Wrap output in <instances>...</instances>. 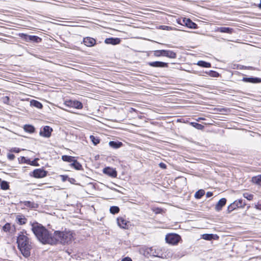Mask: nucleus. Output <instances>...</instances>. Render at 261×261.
Here are the masks:
<instances>
[{
	"label": "nucleus",
	"mask_w": 261,
	"mask_h": 261,
	"mask_svg": "<svg viewBox=\"0 0 261 261\" xmlns=\"http://www.w3.org/2000/svg\"><path fill=\"white\" fill-rule=\"evenodd\" d=\"M31 230L38 241L44 244L55 245L54 233H50L42 224L34 222L31 224Z\"/></svg>",
	"instance_id": "nucleus-1"
},
{
	"label": "nucleus",
	"mask_w": 261,
	"mask_h": 261,
	"mask_svg": "<svg viewBox=\"0 0 261 261\" xmlns=\"http://www.w3.org/2000/svg\"><path fill=\"white\" fill-rule=\"evenodd\" d=\"M27 235V233L24 234L23 232H21L18 236L17 239L18 247L25 257L30 256L31 250L32 248L31 243Z\"/></svg>",
	"instance_id": "nucleus-2"
},
{
	"label": "nucleus",
	"mask_w": 261,
	"mask_h": 261,
	"mask_svg": "<svg viewBox=\"0 0 261 261\" xmlns=\"http://www.w3.org/2000/svg\"><path fill=\"white\" fill-rule=\"evenodd\" d=\"M54 239L56 240L55 245L58 243L64 245L69 244L74 240V234L69 230L55 231L54 233Z\"/></svg>",
	"instance_id": "nucleus-3"
},
{
	"label": "nucleus",
	"mask_w": 261,
	"mask_h": 261,
	"mask_svg": "<svg viewBox=\"0 0 261 261\" xmlns=\"http://www.w3.org/2000/svg\"><path fill=\"white\" fill-rule=\"evenodd\" d=\"M165 239L168 243L176 245L181 240V237L177 234L170 233L167 234Z\"/></svg>",
	"instance_id": "nucleus-4"
},
{
	"label": "nucleus",
	"mask_w": 261,
	"mask_h": 261,
	"mask_svg": "<svg viewBox=\"0 0 261 261\" xmlns=\"http://www.w3.org/2000/svg\"><path fill=\"white\" fill-rule=\"evenodd\" d=\"M145 252L149 254L150 256H152L154 257H159L161 258H163L164 256L161 252L159 250H156L152 247L148 248L146 249Z\"/></svg>",
	"instance_id": "nucleus-5"
},
{
	"label": "nucleus",
	"mask_w": 261,
	"mask_h": 261,
	"mask_svg": "<svg viewBox=\"0 0 261 261\" xmlns=\"http://www.w3.org/2000/svg\"><path fill=\"white\" fill-rule=\"evenodd\" d=\"M67 106L76 108L77 109H81L83 108V104L81 102L77 100H69L65 102Z\"/></svg>",
	"instance_id": "nucleus-6"
},
{
	"label": "nucleus",
	"mask_w": 261,
	"mask_h": 261,
	"mask_svg": "<svg viewBox=\"0 0 261 261\" xmlns=\"http://www.w3.org/2000/svg\"><path fill=\"white\" fill-rule=\"evenodd\" d=\"M33 174L35 178H43L47 175V171L42 169H37L33 171Z\"/></svg>",
	"instance_id": "nucleus-7"
},
{
	"label": "nucleus",
	"mask_w": 261,
	"mask_h": 261,
	"mask_svg": "<svg viewBox=\"0 0 261 261\" xmlns=\"http://www.w3.org/2000/svg\"><path fill=\"white\" fill-rule=\"evenodd\" d=\"M52 131L53 129L51 127L48 126H45L43 130H40L39 134L41 136L49 138L51 135Z\"/></svg>",
	"instance_id": "nucleus-8"
},
{
	"label": "nucleus",
	"mask_w": 261,
	"mask_h": 261,
	"mask_svg": "<svg viewBox=\"0 0 261 261\" xmlns=\"http://www.w3.org/2000/svg\"><path fill=\"white\" fill-rule=\"evenodd\" d=\"M103 172L112 177H116L117 175V171L115 169L109 167L105 168Z\"/></svg>",
	"instance_id": "nucleus-9"
},
{
	"label": "nucleus",
	"mask_w": 261,
	"mask_h": 261,
	"mask_svg": "<svg viewBox=\"0 0 261 261\" xmlns=\"http://www.w3.org/2000/svg\"><path fill=\"white\" fill-rule=\"evenodd\" d=\"M22 36H24V39L27 41H33L35 42H39L41 41V39L36 36L27 35L25 34H22Z\"/></svg>",
	"instance_id": "nucleus-10"
},
{
	"label": "nucleus",
	"mask_w": 261,
	"mask_h": 261,
	"mask_svg": "<svg viewBox=\"0 0 261 261\" xmlns=\"http://www.w3.org/2000/svg\"><path fill=\"white\" fill-rule=\"evenodd\" d=\"M148 64L151 67H168V63L161 62V61H154L150 62Z\"/></svg>",
	"instance_id": "nucleus-11"
},
{
	"label": "nucleus",
	"mask_w": 261,
	"mask_h": 261,
	"mask_svg": "<svg viewBox=\"0 0 261 261\" xmlns=\"http://www.w3.org/2000/svg\"><path fill=\"white\" fill-rule=\"evenodd\" d=\"M233 29L228 27H217L215 31L219 32L220 33H227L231 34L232 33Z\"/></svg>",
	"instance_id": "nucleus-12"
},
{
	"label": "nucleus",
	"mask_w": 261,
	"mask_h": 261,
	"mask_svg": "<svg viewBox=\"0 0 261 261\" xmlns=\"http://www.w3.org/2000/svg\"><path fill=\"white\" fill-rule=\"evenodd\" d=\"M128 223L126 220L122 217L117 218V224L118 226L122 228L126 229L128 228L127 223Z\"/></svg>",
	"instance_id": "nucleus-13"
},
{
	"label": "nucleus",
	"mask_w": 261,
	"mask_h": 261,
	"mask_svg": "<svg viewBox=\"0 0 261 261\" xmlns=\"http://www.w3.org/2000/svg\"><path fill=\"white\" fill-rule=\"evenodd\" d=\"M242 81L247 83H261V79L259 77H243Z\"/></svg>",
	"instance_id": "nucleus-14"
},
{
	"label": "nucleus",
	"mask_w": 261,
	"mask_h": 261,
	"mask_svg": "<svg viewBox=\"0 0 261 261\" xmlns=\"http://www.w3.org/2000/svg\"><path fill=\"white\" fill-rule=\"evenodd\" d=\"M182 21L185 25L189 28L196 29L197 28V24L189 18H184L182 19Z\"/></svg>",
	"instance_id": "nucleus-15"
},
{
	"label": "nucleus",
	"mask_w": 261,
	"mask_h": 261,
	"mask_svg": "<svg viewBox=\"0 0 261 261\" xmlns=\"http://www.w3.org/2000/svg\"><path fill=\"white\" fill-rule=\"evenodd\" d=\"M83 42L85 45L91 47L94 45L96 41L93 38L86 37L84 39Z\"/></svg>",
	"instance_id": "nucleus-16"
},
{
	"label": "nucleus",
	"mask_w": 261,
	"mask_h": 261,
	"mask_svg": "<svg viewBox=\"0 0 261 261\" xmlns=\"http://www.w3.org/2000/svg\"><path fill=\"white\" fill-rule=\"evenodd\" d=\"M105 42L106 44H111L113 45H116L119 44L120 42V39L118 38H107L105 40Z\"/></svg>",
	"instance_id": "nucleus-17"
},
{
	"label": "nucleus",
	"mask_w": 261,
	"mask_h": 261,
	"mask_svg": "<svg viewBox=\"0 0 261 261\" xmlns=\"http://www.w3.org/2000/svg\"><path fill=\"white\" fill-rule=\"evenodd\" d=\"M226 202V199L224 198H221L217 203L215 209L217 211H220L223 206H224Z\"/></svg>",
	"instance_id": "nucleus-18"
},
{
	"label": "nucleus",
	"mask_w": 261,
	"mask_h": 261,
	"mask_svg": "<svg viewBox=\"0 0 261 261\" xmlns=\"http://www.w3.org/2000/svg\"><path fill=\"white\" fill-rule=\"evenodd\" d=\"M163 53V56L168 57L171 59H174L176 57V54L173 51L169 50H163L162 51Z\"/></svg>",
	"instance_id": "nucleus-19"
},
{
	"label": "nucleus",
	"mask_w": 261,
	"mask_h": 261,
	"mask_svg": "<svg viewBox=\"0 0 261 261\" xmlns=\"http://www.w3.org/2000/svg\"><path fill=\"white\" fill-rule=\"evenodd\" d=\"M218 238V237L216 234H203L202 235V239L205 240H211L212 239H216Z\"/></svg>",
	"instance_id": "nucleus-20"
},
{
	"label": "nucleus",
	"mask_w": 261,
	"mask_h": 261,
	"mask_svg": "<svg viewBox=\"0 0 261 261\" xmlns=\"http://www.w3.org/2000/svg\"><path fill=\"white\" fill-rule=\"evenodd\" d=\"M70 165L76 170H80L82 169V166L75 160H73Z\"/></svg>",
	"instance_id": "nucleus-21"
},
{
	"label": "nucleus",
	"mask_w": 261,
	"mask_h": 261,
	"mask_svg": "<svg viewBox=\"0 0 261 261\" xmlns=\"http://www.w3.org/2000/svg\"><path fill=\"white\" fill-rule=\"evenodd\" d=\"M16 220L20 225L24 224L27 222V219L23 216H17Z\"/></svg>",
	"instance_id": "nucleus-22"
},
{
	"label": "nucleus",
	"mask_w": 261,
	"mask_h": 261,
	"mask_svg": "<svg viewBox=\"0 0 261 261\" xmlns=\"http://www.w3.org/2000/svg\"><path fill=\"white\" fill-rule=\"evenodd\" d=\"M109 144L111 147L114 148H118L122 145L121 142H117L113 141H110Z\"/></svg>",
	"instance_id": "nucleus-23"
},
{
	"label": "nucleus",
	"mask_w": 261,
	"mask_h": 261,
	"mask_svg": "<svg viewBox=\"0 0 261 261\" xmlns=\"http://www.w3.org/2000/svg\"><path fill=\"white\" fill-rule=\"evenodd\" d=\"M31 106L35 107L37 108H41L42 107V105L38 101L35 100H32L30 102Z\"/></svg>",
	"instance_id": "nucleus-24"
},
{
	"label": "nucleus",
	"mask_w": 261,
	"mask_h": 261,
	"mask_svg": "<svg viewBox=\"0 0 261 261\" xmlns=\"http://www.w3.org/2000/svg\"><path fill=\"white\" fill-rule=\"evenodd\" d=\"M62 159L65 162L72 163L74 160L73 156L64 155L62 156Z\"/></svg>",
	"instance_id": "nucleus-25"
},
{
	"label": "nucleus",
	"mask_w": 261,
	"mask_h": 261,
	"mask_svg": "<svg viewBox=\"0 0 261 261\" xmlns=\"http://www.w3.org/2000/svg\"><path fill=\"white\" fill-rule=\"evenodd\" d=\"M190 124L191 126H192L193 127H194L199 130H202L204 128V126H203L202 125H201L199 123H196V122H190Z\"/></svg>",
	"instance_id": "nucleus-26"
},
{
	"label": "nucleus",
	"mask_w": 261,
	"mask_h": 261,
	"mask_svg": "<svg viewBox=\"0 0 261 261\" xmlns=\"http://www.w3.org/2000/svg\"><path fill=\"white\" fill-rule=\"evenodd\" d=\"M1 188L2 189V190H8L9 188V183L6 181H1Z\"/></svg>",
	"instance_id": "nucleus-27"
},
{
	"label": "nucleus",
	"mask_w": 261,
	"mask_h": 261,
	"mask_svg": "<svg viewBox=\"0 0 261 261\" xmlns=\"http://www.w3.org/2000/svg\"><path fill=\"white\" fill-rule=\"evenodd\" d=\"M204 193L205 192L203 190H199L195 193V197L196 199H200L204 195Z\"/></svg>",
	"instance_id": "nucleus-28"
},
{
	"label": "nucleus",
	"mask_w": 261,
	"mask_h": 261,
	"mask_svg": "<svg viewBox=\"0 0 261 261\" xmlns=\"http://www.w3.org/2000/svg\"><path fill=\"white\" fill-rule=\"evenodd\" d=\"M197 65L203 67H207V68L210 67L211 66V63L206 62L203 61H198Z\"/></svg>",
	"instance_id": "nucleus-29"
},
{
	"label": "nucleus",
	"mask_w": 261,
	"mask_h": 261,
	"mask_svg": "<svg viewBox=\"0 0 261 261\" xmlns=\"http://www.w3.org/2000/svg\"><path fill=\"white\" fill-rule=\"evenodd\" d=\"M24 129L25 131L29 133H33L35 130L34 127L30 125H25L24 126Z\"/></svg>",
	"instance_id": "nucleus-30"
},
{
	"label": "nucleus",
	"mask_w": 261,
	"mask_h": 261,
	"mask_svg": "<svg viewBox=\"0 0 261 261\" xmlns=\"http://www.w3.org/2000/svg\"><path fill=\"white\" fill-rule=\"evenodd\" d=\"M110 211L111 213L115 214L119 212V208L116 206H113L110 207Z\"/></svg>",
	"instance_id": "nucleus-31"
},
{
	"label": "nucleus",
	"mask_w": 261,
	"mask_h": 261,
	"mask_svg": "<svg viewBox=\"0 0 261 261\" xmlns=\"http://www.w3.org/2000/svg\"><path fill=\"white\" fill-rule=\"evenodd\" d=\"M90 139L91 141L92 142V143L94 144V145H96L97 144H98L99 143V139L97 137H95L93 135H91L90 136Z\"/></svg>",
	"instance_id": "nucleus-32"
},
{
	"label": "nucleus",
	"mask_w": 261,
	"mask_h": 261,
	"mask_svg": "<svg viewBox=\"0 0 261 261\" xmlns=\"http://www.w3.org/2000/svg\"><path fill=\"white\" fill-rule=\"evenodd\" d=\"M234 203L238 204V206L239 207H243L246 205V203L243 201L242 199H239L238 200H236L234 201Z\"/></svg>",
	"instance_id": "nucleus-33"
},
{
	"label": "nucleus",
	"mask_w": 261,
	"mask_h": 261,
	"mask_svg": "<svg viewBox=\"0 0 261 261\" xmlns=\"http://www.w3.org/2000/svg\"><path fill=\"white\" fill-rule=\"evenodd\" d=\"M243 196L248 200H252L253 198V195L249 193H244Z\"/></svg>",
	"instance_id": "nucleus-34"
},
{
	"label": "nucleus",
	"mask_w": 261,
	"mask_h": 261,
	"mask_svg": "<svg viewBox=\"0 0 261 261\" xmlns=\"http://www.w3.org/2000/svg\"><path fill=\"white\" fill-rule=\"evenodd\" d=\"M11 229V225L9 223H7L3 227V230L5 232L10 231Z\"/></svg>",
	"instance_id": "nucleus-35"
},
{
	"label": "nucleus",
	"mask_w": 261,
	"mask_h": 261,
	"mask_svg": "<svg viewBox=\"0 0 261 261\" xmlns=\"http://www.w3.org/2000/svg\"><path fill=\"white\" fill-rule=\"evenodd\" d=\"M252 181L256 184L259 183L261 181V175H258L257 176L253 177L252 178Z\"/></svg>",
	"instance_id": "nucleus-36"
},
{
	"label": "nucleus",
	"mask_w": 261,
	"mask_h": 261,
	"mask_svg": "<svg viewBox=\"0 0 261 261\" xmlns=\"http://www.w3.org/2000/svg\"><path fill=\"white\" fill-rule=\"evenodd\" d=\"M163 50H158L154 51V55L156 57L163 56V53H162Z\"/></svg>",
	"instance_id": "nucleus-37"
},
{
	"label": "nucleus",
	"mask_w": 261,
	"mask_h": 261,
	"mask_svg": "<svg viewBox=\"0 0 261 261\" xmlns=\"http://www.w3.org/2000/svg\"><path fill=\"white\" fill-rule=\"evenodd\" d=\"M18 161L21 163H29L30 162L29 160H27L24 156H21L18 158Z\"/></svg>",
	"instance_id": "nucleus-38"
},
{
	"label": "nucleus",
	"mask_w": 261,
	"mask_h": 261,
	"mask_svg": "<svg viewBox=\"0 0 261 261\" xmlns=\"http://www.w3.org/2000/svg\"><path fill=\"white\" fill-rule=\"evenodd\" d=\"M209 75L212 77H218L219 76V73L216 71H210Z\"/></svg>",
	"instance_id": "nucleus-39"
},
{
	"label": "nucleus",
	"mask_w": 261,
	"mask_h": 261,
	"mask_svg": "<svg viewBox=\"0 0 261 261\" xmlns=\"http://www.w3.org/2000/svg\"><path fill=\"white\" fill-rule=\"evenodd\" d=\"M20 149L17 147H13L11 148L9 151L11 152H15V153H18L20 151Z\"/></svg>",
	"instance_id": "nucleus-40"
},
{
	"label": "nucleus",
	"mask_w": 261,
	"mask_h": 261,
	"mask_svg": "<svg viewBox=\"0 0 261 261\" xmlns=\"http://www.w3.org/2000/svg\"><path fill=\"white\" fill-rule=\"evenodd\" d=\"M234 204H236V203H234V202H233L232 203H231V204H230V205L228 206V210L229 211H233V210H235V209H236V207H234Z\"/></svg>",
	"instance_id": "nucleus-41"
},
{
	"label": "nucleus",
	"mask_w": 261,
	"mask_h": 261,
	"mask_svg": "<svg viewBox=\"0 0 261 261\" xmlns=\"http://www.w3.org/2000/svg\"><path fill=\"white\" fill-rule=\"evenodd\" d=\"M234 204H236V203H234V202H233L232 203H231V204H230V205L228 206V210L229 211H233V210H235V209H236V207H234Z\"/></svg>",
	"instance_id": "nucleus-42"
},
{
	"label": "nucleus",
	"mask_w": 261,
	"mask_h": 261,
	"mask_svg": "<svg viewBox=\"0 0 261 261\" xmlns=\"http://www.w3.org/2000/svg\"><path fill=\"white\" fill-rule=\"evenodd\" d=\"M2 100L5 103L8 104L9 102L10 98L8 96H6L2 98Z\"/></svg>",
	"instance_id": "nucleus-43"
},
{
	"label": "nucleus",
	"mask_w": 261,
	"mask_h": 261,
	"mask_svg": "<svg viewBox=\"0 0 261 261\" xmlns=\"http://www.w3.org/2000/svg\"><path fill=\"white\" fill-rule=\"evenodd\" d=\"M15 155L13 154L8 153L7 154V158L9 160L12 161L15 159Z\"/></svg>",
	"instance_id": "nucleus-44"
},
{
	"label": "nucleus",
	"mask_w": 261,
	"mask_h": 261,
	"mask_svg": "<svg viewBox=\"0 0 261 261\" xmlns=\"http://www.w3.org/2000/svg\"><path fill=\"white\" fill-rule=\"evenodd\" d=\"M161 28L163 30H172L171 27L167 26V25H162V26H161Z\"/></svg>",
	"instance_id": "nucleus-45"
},
{
	"label": "nucleus",
	"mask_w": 261,
	"mask_h": 261,
	"mask_svg": "<svg viewBox=\"0 0 261 261\" xmlns=\"http://www.w3.org/2000/svg\"><path fill=\"white\" fill-rule=\"evenodd\" d=\"M159 166H160V168H161L162 169H166V168H167L166 165L165 163H160L159 164Z\"/></svg>",
	"instance_id": "nucleus-46"
},
{
	"label": "nucleus",
	"mask_w": 261,
	"mask_h": 261,
	"mask_svg": "<svg viewBox=\"0 0 261 261\" xmlns=\"http://www.w3.org/2000/svg\"><path fill=\"white\" fill-rule=\"evenodd\" d=\"M60 176L63 181H65L67 179V178H68V176L66 175H60Z\"/></svg>",
	"instance_id": "nucleus-47"
},
{
	"label": "nucleus",
	"mask_w": 261,
	"mask_h": 261,
	"mask_svg": "<svg viewBox=\"0 0 261 261\" xmlns=\"http://www.w3.org/2000/svg\"><path fill=\"white\" fill-rule=\"evenodd\" d=\"M121 261H132V259L128 257H126L122 259Z\"/></svg>",
	"instance_id": "nucleus-48"
},
{
	"label": "nucleus",
	"mask_w": 261,
	"mask_h": 261,
	"mask_svg": "<svg viewBox=\"0 0 261 261\" xmlns=\"http://www.w3.org/2000/svg\"><path fill=\"white\" fill-rule=\"evenodd\" d=\"M213 195V194L211 192H207L206 194L207 197H210L212 196Z\"/></svg>",
	"instance_id": "nucleus-49"
},
{
	"label": "nucleus",
	"mask_w": 261,
	"mask_h": 261,
	"mask_svg": "<svg viewBox=\"0 0 261 261\" xmlns=\"http://www.w3.org/2000/svg\"><path fill=\"white\" fill-rule=\"evenodd\" d=\"M24 203H25L24 204L25 205H26V206H30V205L31 204V203L30 201H25Z\"/></svg>",
	"instance_id": "nucleus-50"
},
{
	"label": "nucleus",
	"mask_w": 261,
	"mask_h": 261,
	"mask_svg": "<svg viewBox=\"0 0 261 261\" xmlns=\"http://www.w3.org/2000/svg\"><path fill=\"white\" fill-rule=\"evenodd\" d=\"M258 7H259V9H261V1L260 2V3L258 5Z\"/></svg>",
	"instance_id": "nucleus-51"
},
{
	"label": "nucleus",
	"mask_w": 261,
	"mask_h": 261,
	"mask_svg": "<svg viewBox=\"0 0 261 261\" xmlns=\"http://www.w3.org/2000/svg\"><path fill=\"white\" fill-rule=\"evenodd\" d=\"M234 207H236V208L239 207V206H238V204L237 203L236 204H234Z\"/></svg>",
	"instance_id": "nucleus-52"
},
{
	"label": "nucleus",
	"mask_w": 261,
	"mask_h": 261,
	"mask_svg": "<svg viewBox=\"0 0 261 261\" xmlns=\"http://www.w3.org/2000/svg\"><path fill=\"white\" fill-rule=\"evenodd\" d=\"M199 120H204V118H199L197 121H199Z\"/></svg>",
	"instance_id": "nucleus-53"
},
{
	"label": "nucleus",
	"mask_w": 261,
	"mask_h": 261,
	"mask_svg": "<svg viewBox=\"0 0 261 261\" xmlns=\"http://www.w3.org/2000/svg\"><path fill=\"white\" fill-rule=\"evenodd\" d=\"M72 180H74V179H72V178H69V181H72Z\"/></svg>",
	"instance_id": "nucleus-54"
},
{
	"label": "nucleus",
	"mask_w": 261,
	"mask_h": 261,
	"mask_svg": "<svg viewBox=\"0 0 261 261\" xmlns=\"http://www.w3.org/2000/svg\"><path fill=\"white\" fill-rule=\"evenodd\" d=\"M72 180H74V179H72V178H69V181H72Z\"/></svg>",
	"instance_id": "nucleus-55"
},
{
	"label": "nucleus",
	"mask_w": 261,
	"mask_h": 261,
	"mask_svg": "<svg viewBox=\"0 0 261 261\" xmlns=\"http://www.w3.org/2000/svg\"><path fill=\"white\" fill-rule=\"evenodd\" d=\"M132 110H133L134 111H135V109H132Z\"/></svg>",
	"instance_id": "nucleus-56"
}]
</instances>
